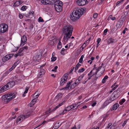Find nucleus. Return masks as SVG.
I'll list each match as a JSON object with an SVG mask.
<instances>
[{
  "instance_id": "393cba45",
  "label": "nucleus",
  "mask_w": 129,
  "mask_h": 129,
  "mask_svg": "<svg viewBox=\"0 0 129 129\" xmlns=\"http://www.w3.org/2000/svg\"><path fill=\"white\" fill-rule=\"evenodd\" d=\"M62 96V94L61 93H59L55 97V100H57L61 98Z\"/></svg>"
},
{
  "instance_id": "774afa93",
  "label": "nucleus",
  "mask_w": 129,
  "mask_h": 129,
  "mask_svg": "<svg viewBox=\"0 0 129 129\" xmlns=\"http://www.w3.org/2000/svg\"><path fill=\"white\" fill-rule=\"evenodd\" d=\"M22 48H23V50L24 49H25L26 50H27L28 49V47L27 46H25L24 47Z\"/></svg>"
},
{
  "instance_id": "f3484780",
  "label": "nucleus",
  "mask_w": 129,
  "mask_h": 129,
  "mask_svg": "<svg viewBox=\"0 0 129 129\" xmlns=\"http://www.w3.org/2000/svg\"><path fill=\"white\" fill-rule=\"evenodd\" d=\"M15 84V82L14 81H11L8 83V85H9L10 88L12 87Z\"/></svg>"
},
{
  "instance_id": "09e8293b",
  "label": "nucleus",
  "mask_w": 129,
  "mask_h": 129,
  "mask_svg": "<svg viewBox=\"0 0 129 129\" xmlns=\"http://www.w3.org/2000/svg\"><path fill=\"white\" fill-rule=\"evenodd\" d=\"M23 54H19L18 53H17V54H16L15 55V57H16L18 56H21Z\"/></svg>"
},
{
  "instance_id": "6e6d98bb",
  "label": "nucleus",
  "mask_w": 129,
  "mask_h": 129,
  "mask_svg": "<svg viewBox=\"0 0 129 129\" xmlns=\"http://www.w3.org/2000/svg\"><path fill=\"white\" fill-rule=\"evenodd\" d=\"M79 66L78 65H76V66L75 69V72H76V71L78 69Z\"/></svg>"
},
{
  "instance_id": "cd10ccee",
  "label": "nucleus",
  "mask_w": 129,
  "mask_h": 129,
  "mask_svg": "<svg viewBox=\"0 0 129 129\" xmlns=\"http://www.w3.org/2000/svg\"><path fill=\"white\" fill-rule=\"evenodd\" d=\"M108 78V77L107 76H106L104 77V78L102 79V82L103 83H104L106 82V80Z\"/></svg>"
},
{
  "instance_id": "9b49d317",
  "label": "nucleus",
  "mask_w": 129,
  "mask_h": 129,
  "mask_svg": "<svg viewBox=\"0 0 129 129\" xmlns=\"http://www.w3.org/2000/svg\"><path fill=\"white\" fill-rule=\"evenodd\" d=\"M56 43V40L54 39L49 40L48 41V43L49 45L52 46L54 44Z\"/></svg>"
},
{
  "instance_id": "a878e982",
  "label": "nucleus",
  "mask_w": 129,
  "mask_h": 129,
  "mask_svg": "<svg viewBox=\"0 0 129 129\" xmlns=\"http://www.w3.org/2000/svg\"><path fill=\"white\" fill-rule=\"evenodd\" d=\"M110 100H107L104 103V107H105L107 105H108L109 103H110L111 102L110 101Z\"/></svg>"
},
{
  "instance_id": "c85d7f7f",
  "label": "nucleus",
  "mask_w": 129,
  "mask_h": 129,
  "mask_svg": "<svg viewBox=\"0 0 129 129\" xmlns=\"http://www.w3.org/2000/svg\"><path fill=\"white\" fill-rule=\"evenodd\" d=\"M126 19V17L125 16H122L120 19H119L121 21H122L123 22L124 21L125 19Z\"/></svg>"
},
{
  "instance_id": "680f3d73",
  "label": "nucleus",
  "mask_w": 129,
  "mask_h": 129,
  "mask_svg": "<svg viewBox=\"0 0 129 129\" xmlns=\"http://www.w3.org/2000/svg\"><path fill=\"white\" fill-rule=\"evenodd\" d=\"M108 29H105L104 31V35H106V34L107 32L108 31Z\"/></svg>"
},
{
  "instance_id": "5fc2aeb1",
  "label": "nucleus",
  "mask_w": 129,
  "mask_h": 129,
  "mask_svg": "<svg viewBox=\"0 0 129 129\" xmlns=\"http://www.w3.org/2000/svg\"><path fill=\"white\" fill-rule=\"evenodd\" d=\"M118 85H115V86L112 89V90H114L118 87Z\"/></svg>"
},
{
  "instance_id": "4468645a",
  "label": "nucleus",
  "mask_w": 129,
  "mask_h": 129,
  "mask_svg": "<svg viewBox=\"0 0 129 129\" xmlns=\"http://www.w3.org/2000/svg\"><path fill=\"white\" fill-rule=\"evenodd\" d=\"M19 63V62H18V61H17L16 62H15L13 65L12 66L11 68L9 69V70L10 71H12L13 69H14L15 67L17 66L18 64Z\"/></svg>"
},
{
  "instance_id": "f03ea898",
  "label": "nucleus",
  "mask_w": 129,
  "mask_h": 129,
  "mask_svg": "<svg viewBox=\"0 0 129 129\" xmlns=\"http://www.w3.org/2000/svg\"><path fill=\"white\" fill-rule=\"evenodd\" d=\"M85 8H81L80 9L77 8L75 9L70 16L71 20L74 21L79 19L81 15L85 12Z\"/></svg>"
},
{
  "instance_id": "864d4df0",
  "label": "nucleus",
  "mask_w": 129,
  "mask_h": 129,
  "mask_svg": "<svg viewBox=\"0 0 129 129\" xmlns=\"http://www.w3.org/2000/svg\"><path fill=\"white\" fill-rule=\"evenodd\" d=\"M29 88V87H26L25 88V90L24 92H25L26 93H27V92L28 90V89Z\"/></svg>"
},
{
  "instance_id": "4be33fe9",
  "label": "nucleus",
  "mask_w": 129,
  "mask_h": 129,
  "mask_svg": "<svg viewBox=\"0 0 129 129\" xmlns=\"http://www.w3.org/2000/svg\"><path fill=\"white\" fill-rule=\"evenodd\" d=\"M65 102L64 101L62 102V103L59 104L58 105L55 107L54 109H53L52 110V111H54L56 109L58 108L59 107L62 106L63 104V103H64Z\"/></svg>"
},
{
  "instance_id": "79ce46f5",
  "label": "nucleus",
  "mask_w": 129,
  "mask_h": 129,
  "mask_svg": "<svg viewBox=\"0 0 129 129\" xmlns=\"http://www.w3.org/2000/svg\"><path fill=\"white\" fill-rule=\"evenodd\" d=\"M51 61H54L56 60V57H54L52 56L51 58Z\"/></svg>"
},
{
  "instance_id": "e433bc0d",
  "label": "nucleus",
  "mask_w": 129,
  "mask_h": 129,
  "mask_svg": "<svg viewBox=\"0 0 129 129\" xmlns=\"http://www.w3.org/2000/svg\"><path fill=\"white\" fill-rule=\"evenodd\" d=\"M27 8V7L25 6H22L21 8V10L23 11L25 10Z\"/></svg>"
},
{
  "instance_id": "6e6552de",
  "label": "nucleus",
  "mask_w": 129,
  "mask_h": 129,
  "mask_svg": "<svg viewBox=\"0 0 129 129\" xmlns=\"http://www.w3.org/2000/svg\"><path fill=\"white\" fill-rule=\"evenodd\" d=\"M26 41L27 38L26 36L25 35L23 36L21 38L20 46H23L25 42Z\"/></svg>"
},
{
  "instance_id": "20e7f679",
  "label": "nucleus",
  "mask_w": 129,
  "mask_h": 129,
  "mask_svg": "<svg viewBox=\"0 0 129 129\" xmlns=\"http://www.w3.org/2000/svg\"><path fill=\"white\" fill-rule=\"evenodd\" d=\"M63 5V3L60 1L57 0L55 2L54 6L56 11L58 12H61L62 10Z\"/></svg>"
},
{
  "instance_id": "e2e57ef3",
  "label": "nucleus",
  "mask_w": 129,
  "mask_h": 129,
  "mask_svg": "<svg viewBox=\"0 0 129 129\" xmlns=\"http://www.w3.org/2000/svg\"><path fill=\"white\" fill-rule=\"evenodd\" d=\"M74 68H75L74 67H73L71 69V70H70V71L69 73H71L72 72V71H73Z\"/></svg>"
},
{
  "instance_id": "2eb2a0df",
  "label": "nucleus",
  "mask_w": 129,
  "mask_h": 129,
  "mask_svg": "<svg viewBox=\"0 0 129 129\" xmlns=\"http://www.w3.org/2000/svg\"><path fill=\"white\" fill-rule=\"evenodd\" d=\"M119 106V105L117 103H116L113 106V107L111 109V110H116Z\"/></svg>"
},
{
  "instance_id": "4d7b16f0",
  "label": "nucleus",
  "mask_w": 129,
  "mask_h": 129,
  "mask_svg": "<svg viewBox=\"0 0 129 129\" xmlns=\"http://www.w3.org/2000/svg\"><path fill=\"white\" fill-rule=\"evenodd\" d=\"M19 18L21 19L23 18V15H22V14H19Z\"/></svg>"
},
{
  "instance_id": "c9c22d12",
  "label": "nucleus",
  "mask_w": 129,
  "mask_h": 129,
  "mask_svg": "<svg viewBox=\"0 0 129 129\" xmlns=\"http://www.w3.org/2000/svg\"><path fill=\"white\" fill-rule=\"evenodd\" d=\"M20 4H19V2L17 1L15 2L14 5V6L15 7L18 6H19Z\"/></svg>"
},
{
  "instance_id": "7ed1b4c3",
  "label": "nucleus",
  "mask_w": 129,
  "mask_h": 129,
  "mask_svg": "<svg viewBox=\"0 0 129 129\" xmlns=\"http://www.w3.org/2000/svg\"><path fill=\"white\" fill-rule=\"evenodd\" d=\"M16 94L11 93L9 94L4 95L2 96V98L4 103L6 104L9 102L16 96Z\"/></svg>"
},
{
  "instance_id": "ddd939ff",
  "label": "nucleus",
  "mask_w": 129,
  "mask_h": 129,
  "mask_svg": "<svg viewBox=\"0 0 129 129\" xmlns=\"http://www.w3.org/2000/svg\"><path fill=\"white\" fill-rule=\"evenodd\" d=\"M123 22L120 20H119L116 24V26L117 28H120L122 25Z\"/></svg>"
},
{
  "instance_id": "7c9ffc66",
  "label": "nucleus",
  "mask_w": 129,
  "mask_h": 129,
  "mask_svg": "<svg viewBox=\"0 0 129 129\" xmlns=\"http://www.w3.org/2000/svg\"><path fill=\"white\" fill-rule=\"evenodd\" d=\"M109 18L111 19L112 20H114L116 19L115 17H113L112 15H110L109 16L108 19Z\"/></svg>"
},
{
  "instance_id": "49530a36",
  "label": "nucleus",
  "mask_w": 129,
  "mask_h": 129,
  "mask_svg": "<svg viewBox=\"0 0 129 129\" xmlns=\"http://www.w3.org/2000/svg\"><path fill=\"white\" fill-rule=\"evenodd\" d=\"M23 49L22 48L19 50L18 52V53L19 54H21V53L23 50Z\"/></svg>"
},
{
  "instance_id": "bb28decb",
  "label": "nucleus",
  "mask_w": 129,
  "mask_h": 129,
  "mask_svg": "<svg viewBox=\"0 0 129 129\" xmlns=\"http://www.w3.org/2000/svg\"><path fill=\"white\" fill-rule=\"evenodd\" d=\"M99 76L98 77H97L95 75V77L92 79L91 81L92 83H94L95 82L96 80L98 78Z\"/></svg>"
},
{
  "instance_id": "bf43d9fd",
  "label": "nucleus",
  "mask_w": 129,
  "mask_h": 129,
  "mask_svg": "<svg viewBox=\"0 0 129 129\" xmlns=\"http://www.w3.org/2000/svg\"><path fill=\"white\" fill-rule=\"evenodd\" d=\"M76 86H75V85L74 84V83H73L71 86L70 88H74V87H75Z\"/></svg>"
},
{
  "instance_id": "1a4fd4ad",
  "label": "nucleus",
  "mask_w": 129,
  "mask_h": 129,
  "mask_svg": "<svg viewBox=\"0 0 129 129\" xmlns=\"http://www.w3.org/2000/svg\"><path fill=\"white\" fill-rule=\"evenodd\" d=\"M34 12L33 11H31L29 12L28 14H25V16L27 18H31L34 17Z\"/></svg>"
},
{
  "instance_id": "4c0bfd02",
  "label": "nucleus",
  "mask_w": 129,
  "mask_h": 129,
  "mask_svg": "<svg viewBox=\"0 0 129 129\" xmlns=\"http://www.w3.org/2000/svg\"><path fill=\"white\" fill-rule=\"evenodd\" d=\"M85 71V69L84 68H82V69L79 70L78 72L79 73H81L84 71Z\"/></svg>"
},
{
  "instance_id": "3c124183",
  "label": "nucleus",
  "mask_w": 129,
  "mask_h": 129,
  "mask_svg": "<svg viewBox=\"0 0 129 129\" xmlns=\"http://www.w3.org/2000/svg\"><path fill=\"white\" fill-rule=\"evenodd\" d=\"M8 55H9V59L11 57H12L14 55V54H11Z\"/></svg>"
},
{
  "instance_id": "a19ab883",
  "label": "nucleus",
  "mask_w": 129,
  "mask_h": 129,
  "mask_svg": "<svg viewBox=\"0 0 129 129\" xmlns=\"http://www.w3.org/2000/svg\"><path fill=\"white\" fill-rule=\"evenodd\" d=\"M120 92L119 89L118 88L113 93H114V94H115L116 95V94H117Z\"/></svg>"
},
{
  "instance_id": "72a5a7b5",
  "label": "nucleus",
  "mask_w": 129,
  "mask_h": 129,
  "mask_svg": "<svg viewBox=\"0 0 129 129\" xmlns=\"http://www.w3.org/2000/svg\"><path fill=\"white\" fill-rule=\"evenodd\" d=\"M6 90H6V89L3 87L0 90V93H2Z\"/></svg>"
},
{
  "instance_id": "b1692460",
  "label": "nucleus",
  "mask_w": 129,
  "mask_h": 129,
  "mask_svg": "<svg viewBox=\"0 0 129 129\" xmlns=\"http://www.w3.org/2000/svg\"><path fill=\"white\" fill-rule=\"evenodd\" d=\"M40 70L39 74H40V75L44 74L45 73V71L44 69H41V68H40Z\"/></svg>"
},
{
  "instance_id": "69168bd1",
  "label": "nucleus",
  "mask_w": 129,
  "mask_h": 129,
  "mask_svg": "<svg viewBox=\"0 0 129 129\" xmlns=\"http://www.w3.org/2000/svg\"><path fill=\"white\" fill-rule=\"evenodd\" d=\"M115 126L113 125L110 127V129H115Z\"/></svg>"
},
{
  "instance_id": "0eeeda50",
  "label": "nucleus",
  "mask_w": 129,
  "mask_h": 129,
  "mask_svg": "<svg viewBox=\"0 0 129 129\" xmlns=\"http://www.w3.org/2000/svg\"><path fill=\"white\" fill-rule=\"evenodd\" d=\"M30 114H28L26 115H22L19 116L17 118V123L19 121H20L21 119L23 121L25 119L28 117L29 116Z\"/></svg>"
},
{
  "instance_id": "603ef678",
  "label": "nucleus",
  "mask_w": 129,
  "mask_h": 129,
  "mask_svg": "<svg viewBox=\"0 0 129 129\" xmlns=\"http://www.w3.org/2000/svg\"><path fill=\"white\" fill-rule=\"evenodd\" d=\"M66 109L67 111H68L71 109V108L70 106H69L66 108Z\"/></svg>"
},
{
  "instance_id": "ea45409f",
  "label": "nucleus",
  "mask_w": 129,
  "mask_h": 129,
  "mask_svg": "<svg viewBox=\"0 0 129 129\" xmlns=\"http://www.w3.org/2000/svg\"><path fill=\"white\" fill-rule=\"evenodd\" d=\"M58 68V66H55L54 68V69H52V71L53 72H56L57 71V69Z\"/></svg>"
},
{
  "instance_id": "412c9836",
  "label": "nucleus",
  "mask_w": 129,
  "mask_h": 129,
  "mask_svg": "<svg viewBox=\"0 0 129 129\" xmlns=\"http://www.w3.org/2000/svg\"><path fill=\"white\" fill-rule=\"evenodd\" d=\"M65 102L64 101L62 102V103L59 104L58 105L55 107L54 109H53L52 110V111H54L56 109L58 108L59 107L62 106L63 104V103H64Z\"/></svg>"
},
{
  "instance_id": "2f4dec72",
  "label": "nucleus",
  "mask_w": 129,
  "mask_h": 129,
  "mask_svg": "<svg viewBox=\"0 0 129 129\" xmlns=\"http://www.w3.org/2000/svg\"><path fill=\"white\" fill-rule=\"evenodd\" d=\"M62 47V45L61 43L60 42V41H59V42L57 46V48L58 49H60Z\"/></svg>"
},
{
  "instance_id": "c756f323",
  "label": "nucleus",
  "mask_w": 129,
  "mask_h": 129,
  "mask_svg": "<svg viewBox=\"0 0 129 129\" xmlns=\"http://www.w3.org/2000/svg\"><path fill=\"white\" fill-rule=\"evenodd\" d=\"M68 74L67 73L65 74L62 77H63V79H65V80H67L68 79Z\"/></svg>"
},
{
  "instance_id": "37998d69",
  "label": "nucleus",
  "mask_w": 129,
  "mask_h": 129,
  "mask_svg": "<svg viewBox=\"0 0 129 129\" xmlns=\"http://www.w3.org/2000/svg\"><path fill=\"white\" fill-rule=\"evenodd\" d=\"M70 85L71 84L70 81L68 82L67 83V85L66 86V87H67L69 89Z\"/></svg>"
},
{
  "instance_id": "c03bdc74",
  "label": "nucleus",
  "mask_w": 129,
  "mask_h": 129,
  "mask_svg": "<svg viewBox=\"0 0 129 129\" xmlns=\"http://www.w3.org/2000/svg\"><path fill=\"white\" fill-rule=\"evenodd\" d=\"M86 46V44L85 43L84 44H83L82 46H81V48H82V49L83 50L84 48Z\"/></svg>"
},
{
  "instance_id": "f704fd0d",
  "label": "nucleus",
  "mask_w": 129,
  "mask_h": 129,
  "mask_svg": "<svg viewBox=\"0 0 129 129\" xmlns=\"http://www.w3.org/2000/svg\"><path fill=\"white\" fill-rule=\"evenodd\" d=\"M125 100L124 99H122L119 102V104L120 105H122L125 102Z\"/></svg>"
},
{
  "instance_id": "9d476101",
  "label": "nucleus",
  "mask_w": 129,
  "mask_h": 129,
  "mask_svg": "<svg viewBox=\"0 0 129 129\" xmlns=\"http://www.w3.org/2000/svg\"><path fill=\"white\" fill-rule=\"evenodd\" d=\"M115 95V94H114V93H113L111 95L110 99H109L110 101H111L112 102L117 98L118 97L116 98Z\"/></svg>"
},
{
  "instance_id": "39448f33",
  "label": "nucleus",
  "mask_w": 129,
  "mask_h": 129,
  "mask_svg": "<svg viewBox=\"0 0 129 129\" xmlns=\"http://www.w3.org/2000/svg\"><path fill=\"white\" fill-rule=\"evenodd\" d=\"M8 26L5 23L0 24V34L4 33L8 30Z\"/></svg>"
},
{
  "instance_id": "13d9d810",
  "label": "nucleus",
  "mask_w": 129,
  "mask_h": 129,
  "mask_svg": "<svg viewBox=\"0 0 129 129\" xmlns=\"http://www.w3.org/2000/svg\"><path fill=\"white\" fill-rule=\"evenodd\" d=\"M67 111L66 110V109H65L64 110H63V112H62L60 114H63L65 113L66 112V111Z\"/></svg>"
},
{
  "instance_id": "338daca9",
  "label": "nucleus",
  "mask_w": 129,
  "mask_h": 129,
  "mask_svg": "<svg viewBox=\"0 0 129 129\" xmlns=\"http://www.w3.org/2000/svg\"><path fill=\"white\" fill-rule=\"evenodd\" d=\"M101 40V39L100 38H98V40L97 41V43H99L100 42Z\"/></svg>"
},
{
  "instance_id": "de8ad7c7",
  "label": "nucleus",
  "mask_w": 129,
  "mask_h": 129,
  "mask_svg": "<svg viewBox=\"0 0 129 129\" xmlns=\"http://www.w3.org/2000/svg\"><path fill=\"white\" fill-rule=\"evenodd\" d=\"M4 87L5 88V89H6V90H7L8 88H10L9 87V85H8V83H7V85H5Z\"/></svg>"
},
{
  "instance_id": "0e129e2a",
  "label": "nucleus",
  "mask_w": 129,
  "mask_h": 129,
  "mask_svg": "<svg viewBox=\"0 0 129 129\" xmlns=\"http://www.w3.org/2000/svg\"><path fill=\"white\" fill-rule=\"evenodd\" d=\"M15 50H13L12 51V52H16L17 50H18V47H17V48H16L15 47Z\"/></svg>"
},
{
  "instance_id": "aec40b11",
  "label": "nucleus",
  "mask_w": 129,
  "mask_h": 129,
  "mask_svg": "<svg viewBox=\"0 0 129 129\" xmlns=\"http://www.w3.org/2000/svg\"><path fill=\"white\" fill-rule=\"evenodd\" d=\"M65 102L64 101L62 102V103L59 104L58 105L55 107L54 109H53L52 110V111H54L56 109L58 108L59 107L62 106L63 104V103H64Z\"/></svg>"
},
{
  "instance_id": "a18cd8bd",
  "label": "nucleus",
  "mask_w": 129,
  "mask_h": 129,
  "mask_svg": "<svg viewBox=\"0 0 129 129\" xmlns=\"http://www.w3.org/2000/svg\"><path fill=\"white\" fill-rule=\"evenodd\" d=\"M38 21L39 22H43L44 21L41 17H40L38 19Z\"/></svg>"
},
{
  "instance_id": "473e14b6",
  "label": "nucleus",
  "mask_w": 129,
  "mask_h": 129,
  "mask_svg": "<svg viewBox=\"0 0 129 129\" xmlns=\"http://www.w3.org/2000/svg\"><path fill=\"white\" fill-rule=\"evenodd\" d=\"M104 64L103 63H102L101 66L98 67L97 69H96V72H98V71H99L100 69H101V68L102 67V66H103Z\"/></svg>"
},
{
  "instance_id": "f257e3e1",
  "label": "nucleus",
  "mask_w": 129,
  "mask_h": 129,
  "mask_svg": "<svg viewBox=\"0 0 129 129\" xmlns=\"http://www.w3.org/2000/svg\"><path fill=\"white\" fill-rule=\"evenodd\" d=\"M73 27L71 25H66L64 26L62 29L63 34L64 35L63 40L65 42H68L72 35Z\"/></svg>"
},
{
  "instance_id": "f8f14e48",
  "label": "nucleus",
  "mask_w": 129,
  "mask_h": 129,
  "mask_svg": "<svg viewBox=\"0 0 129 129\" xmlns=\"http://www.w3.org/2000/svg\"><path fill=\"white\" fill-rule=\"evenodd\" d=\"M41 2L42 4L44 5H49L51 4V2L50 1V0H42L41 1Z\"/></svg>"
},
{
  "instance_id": "dca6fc26",
  "label": "nucleus",
  "mask_w": 129,
  "mask_h": 129,
  "mask_svg": "<svg viewBox=\"0 0 129 129\" xmlns=\"http://www.w3.org/2000/svg\"><path fill=\"white\" fill-rule=\"evenodd\" d=\"M9 57L8 55H6L5 56L3 57L2 59L3 62H5L9 59Z\"/></svg>"
},
{
  "instance_id": "052dcab7",
  "label": "nucleus",
  "mask_w": 129,
  "mask_h": 129,
  "mask_svg": "<svg viewBox=\"0 0 129 129\" xmlns=\"http://www.w3.org/2000/svg\"><path fill=\"white\" fill-rule=\"evenodd\" d=\"M75 81L77 82V83H78L77 84H78L80 83V81L78 78Z\"/></svg>"
},
{
  "instance_id": "8fccbe9b",
  "label": "nucleus",
  "mask_w": 129,
  "mask_h": 129,
  "mask_svg": "<svg viewBox=\"0 0 129 129\" xmlns=\"http://www.w3.org/2000/svg\"><path fill=\"white\" fill-rule=\"evenodd\" d=\"M98 16V14L97 13H95L93 15V17L94 18H96Z\"/></svg>"
},
{
  "instance_id": "a211bd4d",
  "label": "nucleus",
  "mask_w": 129,
  "mask_h": 129,
  "mask_svg": "<svg viewBox=\"0 0 129 129\" xmlns=\"http://www.w3.org/2000/svg\"><path fill=\"white\" fill-rule=\"evenodd\" d=\"M67 80L65 79H63V77H62L61 78V81L60 82V84L61 85H63L66 82Z\"/></svg>"
},
{
  "instance_id": "58836bf2",
  "label": "nucleus",
  "mask_w": 129,
  "mask_h": 129,
  "mask_svg": "<svg viewBox=\"0 0 129 129\" xmlns=\"http://www.w3.org/2000/svg\"><path fill=\"white\" fill-rule=\"evenodd\" d=\"M84 76V75L83 74H82V75H80L78 77V79L81 81V80L82 79Z\"/></svg>"
},
{
  "instance_id": "423d86ee",
  "label": "nucleus",
  "mask_w": 129,
  "mask_h": 129,
  "mask_svg": "<svg viewBox=\"0 0 129 129\" xmlns=\"http://www.w3.org/2000/svg\"><path fill=\"white\" fill-rule=\"evenodd\" d=\"M76 2L78 5L83 6L88 3L87 0H76Z\"/></svg>"
},
{
  "instance_id": "5701e85b",
  "label": "nucleus",
  "mask_w": 129,
  "mask_h": 129,
  "mask_svg": "<svg viewBox=\"0 0 129 129\" xmlns=\"http://www.w3.org/2000/svg\"><path fill=\"white\" fill-rule=\"evenodd\" d=\"M76 105L77 104H73L72 105L70 106L71 108V109H73V110H74L77 108L78 106Z\"/></svg>"
},
{
  "instance_id": "6ab92c4d",
  "label": "nucleus",
  "mask_w": 129,
  "mask_h": 129,
  "mask_svg": "<svg viewBox=\"0 0 129 129\" xmlns=\"http://www.w3.org/2000/svg\"><path fill=\"white\" fill-rule=\"evenodd\" d=\"M116 41L115 40L111 38H110L108 40V42L109 44L115 43Z\"/></svg>"
}]
</instances>
